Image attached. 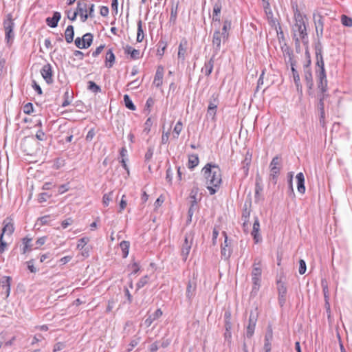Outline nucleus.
I'll use <instances>...</instances> for the list:
<instances>
[{"label":"nucleus","mask_w":352,"mask_h":352,"mask_svg":"<svg viewBox=\"0 0 352 352\" xmlns=\"http://www.w3.org/2000/svg\"><path fill=\"white\" fill-rule=\"evenodd\" d=\"M93 35L91 33H87L83 35L82 38L77 37L75 40V45L78 48H88L92 43Z\"/></svg>","instance_id":"10"},{"label":"nucleus","mask_w":352,"mask_h":352,"mask_svg":"<svg viewBox=\"0 0 352 352\" xmlns=\"http://www.w3.org/2000/svg\"><path fill=\"white\" fill-rule=\"evenodd\" d=\"M12 278L10 276H5L0 279V287L6 298H8L10 294Z\"/></svg>","instance_id":"12"},{"label":"nucleus","mask_w":352,"mask_h":352,"mask_svg":"<svg viewBox=\"0 0 352 352\" xmlns=\"http://www.w3.org/2000/svg\"><path fill=\"white\" fill-rule=\"evenodd\" d=\"M194 241V233L190 231L186 233L184 242L182 246L181 255L184 261H186Z\"/></svg>","instance_id":"7"},{"label":"nucleus","mask_w":352,"mask_h":352,"mask_svg":"<svg viewBox=\"0 0 352 352\" xmlns=\"http://www.w3.org/2000/svg\"><path fill=\"white\" fill-rule=\"evenodd\" d=\"M41 74L47 83L50 84V83L52 82L53 74H52V66L50 65V64L45 65L41 70Z\"/></svg>","instance_id":"14"},{"label":"nucleus","mask_w":352,"mask_h":352,"mask_svg":"<svg viewBox=\"0 0 352 352\" xmlns=\"http://www.w3.org/2000/svg\"><path fill=\"white\" fill-rule=\"evenodd\" d=\"M8 244L3 241V236L0 235V254H3L6 250Z\"/></svg>","instance_id":"49"},{"label":"nucleus","mask_w":352,"mask_h":352,"mask_svg":"<svg viewBox=\"0 0 352 352\" xmlns=\"http://www.w3.org/2000/svg\"><path fill=\"white\" fill-rule=\"evenodd\" d=\"M88 89L94 93H98L101 91L100 87L93 81H89Z\"/></svg>","instance_id":"43"},{"label":"nucleus","mask_w":352,"mask_h":352,"mask_svg":"<svg viewBox=\"0 0 352 352\" xmlns=\"http://www.w3.org/2000/svg\"><path fill=\"white\" fill-rule=\"evenodd\" d=\"M264 10H265V12L267 19L269 20L272 19L273 17V13L270 8V3L268 1H266V4L264 5Z\"/></svg>","instance_id":"46"},{"label":"nucleus","mask_w":352,"mask_h":352,"mask_svg":"<svg viewBox=\"0 0 352 352\" xmlns=\"http://www.w3.org/2000/svg\"><path fill=\"white\" fill-rule=\"evenodd\" d=\"M31 242L32 239L28 237H25L22 239V243L23 245L22 252L23 254H25L31 250Z\"/></svg>","instance_id":"32"},{"label":"nucleus","mask_w":352,"mask_h":352,"mask_svg":"<svg viewBox=\"0 0 352 352\" xmlns=\"http://www.w3.org/2000/svg\"><path fill=\"white\" fill-rule=\"evenodd\" d=\"M341 22L344 26L352 27V19L346 15L343 14L341 16Z\"/></svg>","instance_id":"42"},{"label":"nucleus","mask_w":352,"mask_h":352,"mask_svg":"<svg viewBox=\"0 0 352 352\" xmlns=\"http://www.w3.org/2000/svg\"><path fill=\"white\" fill-rule=\"evenodd\" d=\"M113 191L106 193L102 197V204L104 207L109 206L110 201L112 200Z\"/></svg>","instance_id":"39"},{"label":"nucleus","mask_w":352,"mask_h":352,"mask_svg":"<svg viewBox=\"0 0 352 352\" xmlns=\"http://www.w3.org/2000/svg\"><path fill=\"white\" fill-rule=\"evenodd\" d=\"M3 228L0 235H2L3 236H4V235H12L14 231V226L12 220L11 219H6L3 221Z\"/></svg>","instance_id":"16"},{"label":"nucleus","mask_w":352,"mask_h":352,"mask_svg":"<svg viewBox=\"0 0 352 352\" xmlns=\"http://www.w3.org/2000/svg\"><path fill=\"white\" fill-rule=\"evenodd\" d=\"M166 47L167 43L166 41H160L157 44V55L162 58L164 54Z\"/></svg>","instance_id":"30"},{"label":"nucleus","mask_w":352,"mask_h":352,"mask_svg":"<svg viewBox=\"0 0 352 352\" xmlns=\"http://www.w3.org/2000/svg\"><path fill=\"white\" fill-rule=\"evenodd\" d=\"M148 279L149 278L148 276H144L138 281V283H137V286L139 288L144 287L146 284L148 283Z\"/></svg>","instance_id":"50"},{"label":"nucleus","mask_w":352,"mask_h":352,"mask_svg":"<svg viewBox=\"0 0 352 352\" xmlns=\"http://www.w3.org/2000/svg\"><path fill=\"white\" fill-rule=\"evenodd\" d=\"M177 16V6L172 7L170 11V21L175 23Z\"/></svg>","instance_id":"45"},{"label":"nucleus","mask_w":352,"mask_h":352,"mask_svg":"<svg viewBox=\"0 0 352 352\" xmlns=\"http://www.w3.org/2000/svg\"><path fill=\"white\" fill-rule=\"evenodd\" d=\"M100 14L102 16H107L109 14V8L107 6H102L100 9Z\"/></svg>","instance_id":"60"},{"label":"nucleus","mask_w":352,"mask_h":352,"mask_svg":"<svg viewBox=\"0 0 352 352\" xmlns=\"http://www.w3.org/2000/svg\"><path fill=\"white\" fill-rule=\"evenodd\" d=\"M292 75H293L294 81L297 87V89H298L299 87H300V76H299L298 72L296 70V69L294 68L293 65H292Z\"/></svg>","instance_id":"36"},{"label":"nucleus","mask_w":352,"mask_h":352,"mask_svg":"<svg viewBox=\"0 0 352 352\" xmlns=\"http://www.w3.org/2000/svg\"><path fill=\"white\" fill-rule=\"evenodd\" d=\"M124 52L126 54L130 55L131 59L135 60L140 58V52L131 46L127 45L124 47Z\"/></svg>","instance_id":"20"},{"label":"nucleus","mask_w":352,"mask_h":352,"mask_svg":"<svg viewBox=\"0 0 352 352\" xmlns=\"http://www.w3.org/2000/svg\"><path fill=\"white\" fill-rule=\"evenodd\" d=\"M34 108L31 102L25 104L23 107V112L25 114H30L33 112Z\"/></svg>","instance_id":"47"},{"label":"nucleus","mask_w":352,"mask_h":352,"mask_svg":"<svg viewBox=\"0 0 352 352\" xmlns=\"http://www.w3.org/2000/svg\"><path fill=\"white\" fill-rule=\"evenodd\" d=\"M305 78L309 88H311L313 86V78L310 69H307L305 71Z\"/></svg>","instance_id":"37"},{"label":"nucleus","mask_w":352,"mask_h":352,"mask_svg":"<svg viewBox=\"0 0 352 352\" xmlns=\"http://www.w3.org/2000/svg\"><path fill=\"white\" fill-rule=\"evenodd\" d=\"M195 291V285H192L191 282H188L186 287V296L188 298H191Z\"/></svg>","instance_id":"41"},{"label":"nucleus","mask_w":352,"mask_h":352,"mask_svg":"<svg viewBox=\"0 0 352 352\" xmlns=\"http://www.w3.org/2000/svg\"><path fill=\"white\" fill-rule=\"evenodd\" d=\"M318 69H316V78L318 83V88L320 90L322 96L320 97V109L321 118L324 117V100L325 98V93L327 91V79L324 69V64L322 57L320 56V59L317 57L316 63Z\"/></svg>","instance_id":"3"},{"label":"nucleus","mask_w":352,"mask_h":352,"mask_svg":"<svg viewBox=\"0 0 352 352\" xmlns=\"http://www.w3.org/2000/svg\"><path fill=\"white\" fill-rule=\"evenodd\" d=\"M262 260L260 258L254 259L252 271V289L258 291L261 286L262 275Z\"/></svg>","instance_id":"5"},{"label":"nucleus","mask_w":352,"mask_h":352,"mask_svg":"<svg viewBox=\"0 0 352 352\" xmlns=\"http://www.w3.org/2000/svg\"><path fill=\"white\" fill-rule=\"evenodd\" d=\"M138 31L136 41L139 43L142 42L144 38V30H143V23L142 20L138 21Z\"/></svg>","instance_id":"29"},{"label":"nucleus","mask_w":352,"mask_h":352,"mask_svg":"<svg viewBox=\"0 0 352 352\" xmlns=\"http://www.w3.org/2000/svg\"><path fill=\"white\" fill-rule=\"evenodd\" d=\"M127 206V201H126V197L125 195H123L122 196L120 202V209L119 212H122L126 207Z\"/></svg>","instance_id":"44"},{"label":"nucleus","mask_w":352,"mask_h":352,"mask_svg":"<svg viewBox=\"0 0 352 352\" xmlns=\"http://www.w3.org/2000/svg\"><path fill=\"white\" fill-rule=\"evenodd\" d=\"M221 10V5L220 3H217L214 4L213 8V13H212V20L214 21L220 22V13Z\"/></svg>","instance_id":"28"},{"label":"nucleus","mask_w":352,"mask_h":352,"mask_svg":"<svg viewBox=\"0 0 352 352\" xmlns=\"http://www.w3.org/2000/svg\"><path fill=\"white\" fill-rule=\"evenodd\" d=\"M115 302L113 300H109L107 307V312H111L114 307Z\"/></svg>","instance_id":"62"},{"label":"nucleus","mask_w":352,"mask_h":352,"mask_svg":"<svg viewBox=\"0 0 352 352\" xmlns=\"http://www.w3.org/2000/svg\"><path fill=\"white\" fill-rule=\"evenodd\" d=\"M88 1L87 0H80L77 3L76 11L72 13V16H70L68 13V19L71 21H74L76 16L78 14L80 17V20L82 22H85L88 19Z\"/></svg>","instance_id":"6"},{"label":"nucleus","mask_w":352,"mask_h":352,"mask_svg":"<svg viewBox=\"0 0 352 352\" xmlns=\"http://www.w3.org/2000/svg\"><path fill=\"white\" fill-rule=\"evenodd\" d=\"M162 315L163 311L161 309L159 308L156 309L153 314L148 316V317L146 318L144 322V325L146 327H149L155 320L159 319Z\"/></svg>","instance_id":"17"},{"label":"nucleus","mask_w":352,"mask_h":352,"mask_svg":"<svg viewBox=\"0 0 352 352\" xmlns=\"http://www.w3.org/2000/svg\"><path fill=\"white\" fill-rule=\"evenodd\" d=\"M74 36V27L72 25H68L65 31V41L70 43L73 41Z\"/></svg>","instance_id":"27"},{"label":"nucleus","mask_w":352,"mask_h":352,"mask_svg":"<svg viewBox=\"0 0 352 352\" xmlns=\"http://www.w3.org/2000/svg\"><path fill=\"white\" fill-rule=\"evenodd\" d=\"M120 246L122 251V256L126 258L129 254V243L126 241H123L120 243Z\"/></svg>","instance_id":"35"},{"label":"nucleus","mask_w":352,"mask_h":352,"mask_svg":"<svg viewBox=\"0 0 352 352\" xmlns=\"http://www.w3.org/2000/svg\"><path fill=\"white\" fill-rule=\"evenodd\" d=\"M153 155V149L151 148H148L146 153H145V157H144L145 160L149 161L152 158Z\"/></svg>","instance_id":"58"},{"label":"nucleus","mask_w":352,"mask_h":352,"mask_svg":"<svg viewBox=\"0 0 352 352\" xmlns=\"http://www.w3.org/2000/svg\"><path fill=\"white\" fill-rule=\"evenodd\" d=\"M228 38L226 37V36H223L222 34H221V32L219 30H217L214 32L213 37H212V45L215 47L217 50H219L221 47V42H225Z\"/></svg>","instance_id":"15"},{"label":"nucleus","mask_w":352,"mask_h":352,"mask_svg":"<svg viewBox=\"0 0 352 352\" xmlns=\"http://www.w3.org/2000/svg\"><path fill=\"white\" fill-rule=\"evenodd\" d=\"M256 326V322L253 319H252L251 316L249 319V324L247 327V336L248 337H252L254 334V329Z\"/></svg>","instance_id":"33"},{"label":"nucleus","mask_w":352,"mask_h":352,"mask_svg":"<svg viewBox=\"0 0 352 352\" xmlns=\"http://www.w3.org/2000/svg\"><path fill=\"white\" fill-rule=\"evenodd\" d=\"M259 232H260V223H259L258 219L257 217H256L254 219V222L253 223L252 231L251 233L256 243H258L261 241V236H260Z\"/></svg>","instance_id":"19"},{"label":"nucleus","mask_w":352,"mask_h":352,"mask_svg":"<svg viewBox=\"0 0 352 352\" xmlns=\"http://www.w3.org/2000/svg\"><path fill=\"white\" fill-rule=\"evenodd\" d=\"M61 15L60 12H55L52 17H48L46 19L47 24L51 28H56L58 25L59 20L60 19Z\"/></svg>","instance_id":"24"},{"label":"nucleus","mask_w":352,"mask_h":352,"mask_svg":"<svg viewBox=\"0 0 352 352\" xmlns=\"http://www.w3.org/2000/svg\"><path fill=\"white\" fill-rule=\"evenodd\" d=\"M231 28V21L229 20H225L223 22V25L222 28V32H221V34H222L223 36H226V38H228V31Z\"/></svg>","instance_id":"34"},{"label":"nucleus","mask_w":352,"mask_h":352,"mask_svg":"<svg viewBox=\"0 0 352 352\" xmlns=\"http://www.w3.org/2000/svg\"><path fill=\"white\" fill-rule=\"evenodd\" d=\"M219 104V99L218 94H213L209 100L207 108V116L210 117L212 120H216V115L217 108Z\"/></svg>","instance_id":"8"},{"label":"nucleus","mask_w":352,"mask_h":352,"mask_svg":"<svg viewBox=\"0 0 352 352\" xmlns=\"http://www.w3.org/2000/svg\"><path fill=\"white\" fill-rule=\"evenodd\" d=\"M169 135H170L169 131L164 132L163 131L162 135V144H165L168 142Z\"/></svg>","instance_id":"54"},{"label":"nucleus","mask_w":352,"mask_h":352,"mask_svg":"<svg viewBox=\"0 0 352 352\" xmlns=\"http://www.w3.org/2000/svg\"><path fill=\"white\" fill-rule=\"evenodd\" d=\"M140 85V82H139L138 80H133L128 84V87L131 89L137 88Z\"/></svg>","instance_id":"61"},{"label":"nucleus","mask_w":352,"mask_h":352,"mask_svg":"<svg viewBox=\"0 0 352 352\" xmlns=\"http://www.w3.org/2000/svg\"><path fill=\"white\" fill-rule=\"evenodd\" d=\"M69 190V187L66 184H63L59 186L58 188V193L63 194Z\"/></svg>","instance_id":"64"},{"label":"nucleus","mask_w":352,"mask_h":352,"mask_svg":"<svg viewBox=\"0 0 352 352\" xmlns=\"http://www.w3.org/2000/svg\"><path fill=\"white\" fill-rule=\"evenodd\" d=\"M278 300L280 306H283L285 301V295L287 294V288L283 283H278Z\"/></svg>","instance_id":"21"},{"label":"nucleus","mask_w":352,"mask_h":352,"mask_svg":"<svg viewBox=\"0 0 352 352\" xmlns=\"http://www.w3.org/2000/svg\"><path fill=\"white\" fill-rule=\"evenodd\" d=\"M89 241V237H82L80 239L78 240V244H77V249L79 250H82L84 248H85V246Z\"/></svg>","instance_id":"38"},{"label":"nucleus","mask_w":352,"mask_h":352,"mask_svg":"<svg viewBox=\"0 0 352 352\" xmlns=\"http://www.w3.org/2000/svg\"><path fill=\"white\" fill-rule=\"evenodd\" d=\"M187 45L188 41L186 38H183L179 45L177 56L182 61L184 60L186 55Z\"/></svg>","instance_id":"18"},{"label":"nucleus","mask_w":352,"mask_h":352,"mask_svg":"<svg viewBox=\"0 0 352 352\" xmlns=\"http://www.w3.org/2000/svg\"><path fill=\"white\" fill-rule=\"evenodd\" d=\"M45 241H46L45 236H42V237L38 238L36 241V248L38 249L40 247H41L42 245H43L45 244Z\"/></svg>","instance_id":"55"},{"label":"nucleus","mask_w":352,"mask_h":352,"mask_svg":"<svg viewBox=\"0 0 352 352\" xmlns=\"http://www.w3.org/2000/svg\"><path fill=\"white\" fill-rule=\"evenodd\" d=\"M183 129V123L181 120H179L174 126L173 131V137L177 139Z\"/></svg>","instance_id":"31"},{"label":"nucleus","mask_w":352,"mask_h":352,"mask_svg":"<svg viewBox=\"0 0 352 352\" xmlns=\"http://www.w3.org/2000/svg\"><path fill=\"white\" fill-rule=\"evenodd\" d=\"M214 56H212L208 62L205 63L201 68V72L206 76H209L211 74L214 67Z\"/></svg>","instance_id":"22"},{"label":"nucleus","mask_w":352,"mask_h":352,"mask_svg":"<svg viewBox=\"0 0 352 352\" xmlns=\"http://www.w3.org/2000/svg\"><path fill=\"white\" fill-rule=\"evenodd\" d=\"M129 267L131 270V274H137L140 271V269L139 265L135 262L131 264Z\"/></svg>","instance_id":"51"},{"label":"nucleus","mask_w":352,"mask_h":352,"mask_svg":"<svg viewBox=\"0 0 352 352\" xmlns=\"http://www.w3.org/2000/svg\"><path fill=\"white\" fill-rule=\"evenodd\" d=\"M74 221L72 218H68L61 222V226L63 228H66L67 226L72 225Z\"/></svg>","instance_id":"56"},{"label":"nucleus","mask_w":352,"mask_h":352,"mask_svg":"<svg viewBox=\"0 0 352 352\" xmlns=\"http://www.w3.org/2000/svg\"><path fill=\"white\" fill-rule=\"evenodd\" d=\"M306 272V263L304 260L300 259L299 261V273L304 274Z\"/></svg>","instance_id":"52"},{"label":"nucleus","mask_w":352,"mask_h":352,"mask_svg":"<svg viewBox=\"0 0 352 352\" xmlns=\"http://www.w3.org/2000/svg\"><path fill=\"white\" fill-rule=\"evenodd\" d=\"M124 102L125 104V106L126 108H128L130 110H135V106L133 104V102L130 99L129 96L128 95L124 96Z\"/></svg>","instance_id":"40"},{"label":"nucleus","mask_w":352,"mask_h":352,"mask_svg":"<svg viewBox=\"0 0 352 352\" xmlns=\"http://www.w3.org/2000/svg\"><path fill=\"white\" fill-rule=\"evenodd\" d=\"M280 159L278 156L274 157L270 163V179L276 182V178L280 173Z\"/></svg>","instance_id":"11"},{"label":"nucleus","mask_w":352,"mask_h":352,"mask_svg":"<svg viewBox=\"0 0 352 352\" xmlns=\"http://www.w3.org/2000/svg\"><path fill=\"white\" fill-rule=\"evenodd\" d=\"M318 69H316V78L318 83V88L320 90L322 96L320 97V109L321 118L324 117V100L325 98V93L327 91V79L324 69V64L322 57L320 56V59L317 57L316 63Z\"/></svg>","instance_id":"4"},{"label":"nucleus","mask_w":352,"mask_h":352,"mask_svg":"<svg viewBox=\"0 0 352 352\" xmlns=\"http://www.w3.org/2000/svg\"><path fill=\"white\" fill-rule=\"evenodd\" d=\"M199 162V157L197 154H192L188 156V167L192 169L196 167Z\"/></svg>","instance_id":"26"},{"label":"nucleus","mask_w":352,"mask_h":352,"mask_svg":"<svg viewBox=\"0 0 352 352\" xmlns=\"http://www.w3.org/2000/svg\"><path fill=\"white\" fill-rule=\"evenodd\" d=\"M294 24L292 27V32L296 45L300 42L305 45L308 44V35L306 25V16L303 15L296 8L294 12Z\"/></svg>","instance_id":"2"},{"label":"nucleus","mask_w":352,"mask_h":352,"mask_svg":"<svg viewBox=\"0 0 352 352\" xmlns=\"http://www.w3.org/2000/svg\"><path fill=\"white\" fill-rule=\"evenodd\" d=\"M72 259V256H65L61 258L59 260V262L60 263L61 265H65V264L69 263Z\"/></svg>","instance_id":"59"},{"label":"nucleus","mask_w":352,"mask_h":352,"mask_svg":"<svg viewBox=\"0 0 352 352\" xmlns=\"http://www.w3.org/2000/svg\"><path fill=\"white\" fill-rule=\"evenodd\" d=\"M198 191V188H197L195 189V194L192 195V193L194 192V190H192L190 193V203L191 204L190 205H194V206L197 207V198H196V195H197V192Z\"/></svg>","instance_id":"48"},{"label":"nucleus","mask_w":352,"mask_h":352,"mask_svg":"<svg viewBox=\"0 0 352 352\" xmlns=\"http://www.w3.org/2000/svg\"><path fill=\"white\" fill-rule=\"evenodd\" d=\"M36 138L38 140H44L45 139V134L43 131H38L36 134Z\"/></svg>","instance_id":"63"},{"label":"nucleus","mask_w":352,"mask_h":352,"mask_svg":"<svg viewBox=\"0 0 352 352\" xmlns=\"http://www.w3.org/2000/svg\"><path fill=\"white\" fill-rule=\"evenodd\" d=\"M64 348H65V344L63 342H59L56 343L54 345L53 351L57 352V351L63 350Z\"/></svg>","instance_id":"53"},{"label":"nucleus","mask_w":352,"mask_h":352,"mask_svg":"<svg viewBox=\"0 0 352 352\" xmlns=\"http://www.w3.org/2000/svg\"><path fill=\"white\" fill-rule=\"evenodd\" d=\"M164 74V67L162 65L157 66L153 81V85L156 87H160L162 85Z\"/></svg>","instance_id":"13"},{"label":"nucleus","mask_w":352,"mask_h":352,"mask_svg":"<svg viewBox=\"0 0 352 352\" xmlns=\"http://www.w3.org/2000/svg\"><path fill=\"white\" fill-rule=\"evenodd\" d=\"M297 179V189L298 191L300 194H304L305 192V177L302 173H299L296 175V177Z\"/></svg>","instance_id":"23"},{"label":"nucleus","mask_w":352,"mask_h":352,"mask_svg":"<svg viewBox=\"0 0 352 352\" xmlns=\"http://www.w3.org/2000/svg\"><path fill=\"white\" fill-rule=\"evenodd\" d=\"M104 45H101L99 47H98L96 49V50L92 52V56L93 57L98 56L102 52V51L104 50Z\"/></svg>","instance_id":"57"},{"label":"nucleus","mask_w":352,"mask_h":352,"mask_svg":"<svg viewBox=\"0 0 352 352\" xmlns=\"http://www.w3.org/2000/svg\"><path fill=\"white\" fill-rule=\"evenodd\" d=\"M116 57L112 50H109L106 54L104 64L107 68L113 67L115 63Z\"/></svg>","instance_id":"25"},{"label":"nucleus","mask_w":352,"mask_h":352,"mask_svg":"<svg viewBox=\"0 0 352 352\" xmlns=\"http://www.w3.org/2000/svg\"><path fill=\"white\" fill-rule=\"evenodd\" d=\"M201 173L206 179L210 194H215L222 183V172L219 166L214 164L208 163L202 168Z\"/></svg>","instance_id":"1"},{"label":"nucleus","mask_w":352,"mask_h":352,"mask_svg":"<svg viewBox=\"0 0 352 352\" xmlns=\"http://www.w3.org/2000/svg\"><path fill=\"white\" fill-rule=\"evenodd\" d=\"M14 23L12 19V16L11 14H8L6 16V19L3 21L6 39L8 42H10V41L14 38Z\"/></svg>","instance_id":"9"}]
</instances>
